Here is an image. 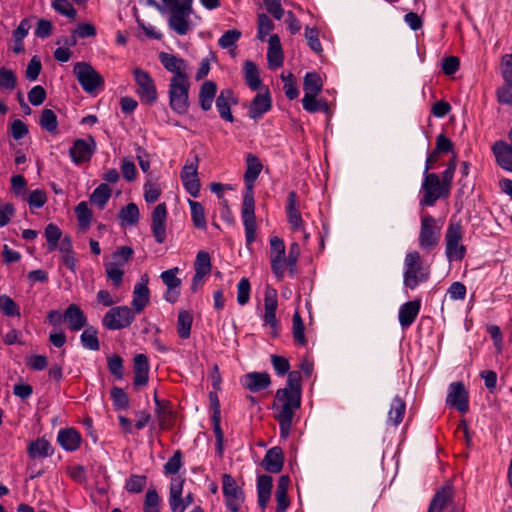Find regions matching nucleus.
<instances>
[{"instance_id":"c756f323","label":"nucleus","mask_w":512,"mask_h":512,"mask_svg":"<svg viewBox=\"0 0 512 512\" xmlns=\"http://www.w3.org/2000/svg\"><path fill=\"white\" fill-rule=\"evenodd\" d=\"M492 150L497 164L502 169L512 172V147L504 141H497Z\"/></svg>"},{"instance_id":"b1692460","label":"nucleus","mask_w":512,"mask_h":512,"mask_svg":"<svg viewBox=\"0 0 512 512\" xmlns=\"http://www.w3.org/2000/svg\"><path fill=\"white\" fill-rule=\"evenodd\" d=\"M503 85L496 90L497 101L512 106V66H502Z\"/></svg>"},{"instance_id":"8fccbe9b","label":"nucleus","mask_w":512,"mask_h":512,"mask_svg":"<svg viewBox=\"0 0 512 512\" xmlns=\"http://www.w3.org/2000/svg\"><path fill=\"white\" fill-rule=\"evenodd\" d=\"M110 395L116 410H127L129 408V397L122 388L112 387Z\"/></svg>"},{"instance_id":"3c124183","label":"nucleus","mask_w":512,"mask_h":512,"mask_svg":"<svg viewBox=\"0 0 512 512\" xmlns=\"http://www.w3.org/2000/svg\"><path fill=\"white\" fill-rule=\"evenodd\" d=\"M139 209L135 203H129L123 206L119 212V219L127 222L130 225H134L139 221Z\"/></svg>"},{"instance_id":"58836bf2","label":"nucleus","mask_w":512,"mask_h":512,"mask_svg":"<svg viewBox=\"0 0 512 512\" xmlns=\"http://www.w3.org/2000/svg\"><path fill=\"white\" fill-rule=\"evenodd\" d=\"M112 194L111 188L106 183L97 186L90 195V201L98 208L103 209L109 201Z\"/></svg>"},{"instance_id":"052dcab7","label":"nucleus","mask_w":512,"mask_h":512,"mask_svg":"<svg viewBox=\"0 0 512 512\" xmlns=\"http://www.w3.org/2000/svg\"><path fill=\"white\" fill-rule=\"evenodd\" d=\"M251 285L248 278H242L237 284V302L244 306L250 300Z\"/></svg>"},{"instance_id":"2f4dec72","label":"nucleus","mask_w":512,"mask_h":512,"mask_svg":"<svg viewBox=\"0 0 512 512\" xmlns=\"http://www.w3.org/2000/svg\"><path fill=\"white\" fill-rule=\"evenodd\" d=\"M217 92V85L213 81H205L202 83L199 91V103L204 111H208L212 108Z\"/></svg>"},{"instance_id":"4c0bfd02","label":"nucleus","mask_w":512,"mask_h":512,"mask_svg":"<svg viewBox=\"0 0 512 512\" xmlns=\"http://www.w3.org/2000/svg\"><path fill=\"white\" fill-rule=\"evenodd\" d=\"M193 316L189 311L182 310L177 317V333L181 339H188L191 334Z\"/></svg>"},{"instance_id":"f03ea898","label":"nucleus","mask_w":512,"mask_h":512,"mask_svg":"<svg viewBox=\"0 0 512 512\" xmlns=\"http://www.w3.org/2000/svg\"><path fill=\"white\" fill-rule=\"evenodd\" d=\"M173 76L169 83V105L177 114H185L189 108L190 81L181 66H165Z\"/></svg>"},{"instance_id":"dca6fc26","label":"nucleus","mask_w":512,"mask_h":512,"mask_svg":"<svg viewBox=\"0 0 512 512\" xmlns=\"http://www.w3.org/2000/svg\"><path fill=\"white\" fill-rule=\"evenodd\" d=\"M167 207L165 203H159L153 210L151 218V230L157 243L162 244L166 240Z\"/></svg>"},{"instance_id":"423d86ee","label":"nucleus","mask_w":512,"mask_h":512,"mask_svg":"<svg viewBox=\"0 0 512 512\" xmlns=\"http://www.w3.org/2000/svg\"><path fill=\"white\" fill-rule=\"evenodd\" d=\"M135 320V312L128 306L111 307L102 318V325L108 330H121Z\"/></svg>"},{"instance_id":"412c9836","label":"nucleus","mask_w":512,"mask_h":512,"mask_svg":"<svg viewBox=\"0 0 512 512\" xmlns=\"http://www.w3.org/2000/svg\"><path fill=\"white\" fill-rule=\"evenodd\" d=\"M63 320L69 330L77 332L87 324V317L80 307L76 304H70L63 313Z\"/></svg>"},{"instance_id":"9d476101","label":"nucleus","mask_w":512,"mask_h":512,"mask_svg":"<svg viewBox=\"0 0 512 512\" xmlns=\"http://www.w3.org/2000/svg\"><path fill=\"white\" fill-rule=\"evenodd\" d=\"M96 149V141L92 136H88L85 139L78 138L74 140L69 149V156L75 165H81L91 160Z\"/></svg>"},{"instance_id":"603ef678","label":"nucleus","mask_w":512,"mask_h":512,"mask_svg":"<svg viewBox=\"0 0 512 512\" xmlns=\"http://www.w3.org/2000/svg\"><path fill=\"white\" fill-rule=\"evenodd\" d=\"M213 432L216 440V452L222 457L224 451V433L221 428V415H212Z\"/></svg>"},{"instance_id":"bf43d9fd","label":"nucleus","mask_w":512,"mask_h":512,"mask_svg":"<svg viewBox=\"0 0 512 512\" xmlns=\"http://www.w3.org/2000/svg\"><path fill=\"white\" fill-rule=\"evenodd\" d=\"M52 7L57 13L70 19H74L77 15V11L68 0H53Z\"/></svg>"},{"instance_id":"39448f33","label":"nucleus","mask_w":512,"mask_h":512,"mask_svg":"<svg viewBox=\"0 0 512 512\" xmlns=\"http://www.w3.org/2000/svg\"><path fill=\"white\" fill-rule=\"evenodd\" d=\"M462 238L463 227L461 223L450 221L445 233V254L450 262L464 259L466 247L460 243Z\"/></svg>"},{"instance_id":"ea45409f","label":"nucleus","mask_w":512,"mask_h":512,"mask_svg":"<svg viewBox=\"0 0 512 512\" xmlns=\"http://www.w3.org/2000/svg\"><path fill=\"white\" fill-rule=\"evenodd\" d=\"M80 341L82 346L88 350L98 351L100 349L98 331L93 326H88L84 329L80 336Z\"/></svg>"},{"instance_id":"338daca9","label":"nucleus","mask_w":512,"mask_h":512,"mask_svg":"<svg viewBox=\"0 0 512 512\" xmlns=\"http://www.w3.org/2000/svg\"><path fill=\"white\" fill-rule=\"evenodd\" d=\"M16 86V77L12 70L6 69L5 66L0 68V88L13 90Z\"/></svg>"},{"instance_id":"864d4df0","label":"nucleus","mask_w":512,"mask_h":512,"mask_svg":"<svg viewBox=\"0 0 512 512\" xmlns=\"http://www.w3.org/2000/svg\"><path fill=\"white\" fill-rule=\"evenodd\" d=\"M121 266L122 265L117 262H110L105 265L107 277L112 281L114 287L116 288H118L123 281L124 270L121 268Z\"/></svg>"},{"instance_id":"a878e982","label":"nucleus","mask_w":512,"mask_h":512,"mask_svg":"<svg viewBox=\"0 0 512 512\" xmlns=\"http://www.w3.org/2000/svg\"><path fill=\"white\" fill-rule=\"evenodd\" d=\"M284 465V454L281 447L275 446L269 449L263 460V468L270 473H279L282 471Z\"/></svg>"},{"instance_id":"c85d7f7f","label":"nucleus","mask_w":512,"mask_h":512,"mask_svg":"<svg viewBox=\"0 0 512 512\" xmlns=\"http://www.w3.org/2000/svg\"><path fill=\"white\" fill-rule=\"evenodd\" d=\"M297 194L295 191H290L287 197V219L291 228L295 231L303 230L304 222L299 210L296 208Z\"/></svg>"},{"instance_id":"774afa93","label":"nucleus","mask_w":512,"mask_h":512,"mask_svg":"<svg viewBox=\"0 0 512 512\" xmlns=\"http://www.w3.org/2000/svg\"><path fill=\"white\" fill-rule=\"evenodd\" d=\"M47 201L46 192L43 189H35L30 192L27 202L31 208L39 209L44 206Z\"/></svg>"},{"instance_id":"9b49d317","label":"nucleus","mask_w":512,"mask_h":512,"mask_svg":"<svg viewBox=\"0 0 512 512\" xmlns=\"http://www.w3.org/2000/svg\"><path fill=\"white\" fill-rule=\"evenodd\" d=\"M133 74L138 85L137 92L141 101L148 105L155 103L157 100V90L149 73L140 68H135Z\"/></svg>"},{"instance_id":"e433bc0d","label":"nucleus","mask_w":512,"mask_h":512,"mask_svg":"<svg viewBox=\"0 0 512 512\" xmlns=\"http://www.w3.org/2000/svg\"><path fill=\"white\" fill-rule=\"evenodd\" d=\"M292 336L294 343L298 346H306L305 327L299 311H295L292 317Z\"/></svg>"},{"instance_id":"a19ab883","label":"nucleus","mask_w":512,"mask_h":512,"mask_svg":"<svg viewBox=\"0 0 512 512\" xmlns=\"http://www.w3.org/2000/svg\"><path fill=\"white\" fill-rule=\"evenodd\" d=\"M323 81L316 72H308L304 77L303 89L304 95L319 94L322 91Z\"/></svg>"},{"instance_id":"680f3d73","label":"nucleus","mask_w":512,"mask_h":512,"mask_svg":"<svg viewBox=\"0 0 512 512\" xmlns=\"http://www.w3.org/2000/svg\"><path fill=\"white\" fill-rule=\"evenodd\" d=\"M107 367L109 372L117 379H123V359L119 355H112L107 360Z\"/></svg>"},{"instance_id":"7ed1b4c3","label":"nucleus","mask_w":512,"mask_h":512,"mask_svg":"<svg viewBox=\"0 0 512 512\" xmlns=\"http://www.w3.org/2000/svg\"><path fill=\"white\" fill-rule=\"evenodd\" d=\"M430 277V268L424 267L421 255L413 250L406 254L404 259V286L414 290L420 283L426 282Z\"/></svg>"},{"instance_id":"2eb2a0df","label":"nucleus","mask_w":512,"mask_h":512,"mask_svg":"<svg viewBox=\"0 0 512 512\" xmlns=\"http://www.w3.org/2000/svg\"><path fill=\"white\" fill-rule=\"evenodd\" d=\"M170 16L168 18L169 27L179 35H185L190 29L189 16L192 8H187L186 5H178L168 10Z\"/></svg>"},{"instance_id":"79ce46f5","label":"nucleus","mask_w":512,"mask_h":512,"mask_svg":"<svg viewBox=\"0 0 512 512\" xmlns=\"http://www.w3.org/2000/svg\"><path fill=\"white\" fill-rule=\"evenodd\" d=\"M267 59L269 64H282L283 53L280 39L277 35H271L269 38Z\"/></svg>"},{"instance_id":"13d9d810","label":"nucleus","mask_w":512,"mask_h":512,"mask_svg":"<svg viewBox=\"0 0 512 512\" xmlns=\"http://www.w3.org/2000/svg\"><path fill=\"white\" fill-rule=\"evenodd\" d=\"M147 484V477L145 475L133 474L126 481L125 489L129 493H141Z\"/></svg>"},{"instance_id":"bb28decb","label":"nucleus","mask_w":512,"mask_h":512,"mask_svg":"<svg viewBox=\"0 0 512 512\" xmlns=\"http://www.w3.org/2000/svg\"><path fill=\"white\" fill-rule=\"evenodd\" d=\"M271 106L272 100L268 90L265 93H257L250 104L248 115L251 119H258L268 112Z\"/></svg>"},{"instance_id":"5fc2aeb1","label":"nucleus","mask_w":512,"mask_h":512,"mask_svg":"<svg viewBox=\"0 0 512 512\" xmlns=\"http://www.w3.org/2000/svg\"><path fill=\"white\" fill-rule=\"evenodd\" d=\"M0 310L5 316L20 317V309L15 301L8 295H0Z\"/></svg>"},{"instance_id":"aec40b11","label":"nucleus","mask_w":512,"mask_h":512,"mask_svg":"<svg viewBox=\"0 0 512 512\" xmlns=\"http://www.w3.org/2000/svg\"><path fill=\"white\" fill-rule=\"evenodd\" d=\"M150 300V291L148 288V276L143 275L141 277V281L136 283L133 289V299L131 308L135 314L141 313L144 308L147 306Z\"/></svg>"},{"instance_id":"20e7f679","label":"nucleus","mask_w":512,"mask_h":512,"mask_svg":"<svg viewBox=\"0 0 512 512\" xmlns=\"http://www.w3.org/2000/svg\"><path fill=\"white\" fill-rule=\"evenodd\" d=\"M441 230L442 225L432 215L422 214L418 236L419 248L427 253L434 250L439 245Z\"/></svg>"},{"instance_id":"37998d69","label":"nucleus","mask_w":512,"mask_h":512,"mask_svg":"<svg viewBox=\"0 0 512 512\" xmlns=\"http://www.w3.org/2000/svg\"><path fill=\"white\" fill-rule=\"evenodd\" d=\"M39 125L43 130L51 134H56L58 131V119L55 112L51 109L44 108L39 119Z\"/></svg>"},{"instance_id":"6e6d98bb","label":"nucleus","mask_w":512,"mask_h":512,"mask_svg":"<svg viewBox=\"0 0 512 512\" xmlns=\"http://www.w3.org/2000/svg\"><path fill=\"white\" fill-rule=\"evenodd\" d=\"M183 465L181 450L174 451L173 455L164 464L163 470L165 475H175L179 472Z\"/></svg>"},{"instance_id":"6ab92c4d","label":"nucleus","mask_w":512,"mask_h":512,"mask_svg":"<svg viewBox=\"0 0 512 512\" xmlns=\"http://www.w3.org/2000/svg\"><path fill=\"white\" fill-rule=\"evenodd\" d=\"M242 386L252 393H258L271 384L270 375L267 372H250L241 379Z\"/></svg>"},{"instance_id":"e2e57ef3","label":"nucleus","mask_w":512,"mask_h":512,"mask_svg":"<svg viewBox=\"0 0 512 512\" xmlns=\"http://www.w3.org/2000/svg\"><path fill=\"white\" fill-rule=\"evenodd\" d=\"M282 79L284 81L283 91L285 93V96L289 100L296 99L299 95V90L296 86L294 76L291 73H289L288 75L282 74Z\"/></svg>"},{"instance_id":"72a5a7b5","label":"nucleus","mask_w":512,"mask_h":512,"mask_svg":"<svg viewBox=\"0 0 512 512\" xmlns=\"http://www.w3.org/2000/svg\"><path fill=\"white\" fill-rule=\"evenodd\" d=\"M30 27V21L28 19H23L18 25V27L13 31V44L11 46V49L14 53L19 54L24 51L23 40L28 35Z\"/></svg>"},{"instance_id":"69168bd1","label":"nucleus","mask_w":512,"mask_h":512,"mask_svg":"<svg viewBox=\"0 0 512 512\" xmlns=\"http://www.w3.org/2000/svg\"><path fill=\"white\" fill-rule=\"evenodd\" d=\"M301 378V373L299 371L289 372L286 387H284L283 389L291 391L298 395H302Z\"/></svg>"},{"instance_id":"c03bdc74","label":"nucleus","mask_w":512,"mask_h":512,"mask_svg":"<svg viewBox=\"0 0 512 512\" xmlns=\"http://www.w3.org/2000/svg\"><path fill=\"white\" fill-rule=\"evenodd\" d=\"M189 206L191 210V219L193 225L200 230H206L207 222L205 212L202 204L197 201L189 200Z\"/></svg>"},{"instance_id":"f257e3e1","label":"nucleus","mask_w":512,"mask_h":512,"mask_svg":"<svg viewBox=\"0 0 512 512\" xmlns=\"http://www.w3.org/2000/svg\"><path fill=\"white\" fill-rule=\"evenodd\" d=\"M262 168L263 165L256 155L252 153H248L246 155V170L244 173L246 192L243 197L241 217L245 228L247 245H251L256 239V217L253 188Z\"/></svg>"},{"instance_id":"a211bd4d","label":"nucleus","mask_w":512,"mask_h":512,"mask_svg":"<svg viewBox=\"0 0 512 512\" xmlns=\"http://www.w3.org/2000/svg\"><path fill=\"white\" fill-rule=\"evenodd\" d=\"M185 479L177 476L173 477L169 487L168 503L172 512H184V498L182 497Z\"/></svg>"},{"instance_id":"6e6552de","label":"nucleus","mask_w":512,"mask_h":512,"mask_svg":"<svg viewBox=\"0 0 512 512\" xmlns=\"http://www.w3.org/2000/svg\"><path fill=\"white\" fill-rule=\"evenodd\" d=\"M422 189L424 195L420 200V205L423 207L433 206L438 199L447 198L449 196V193L445 192L440 178L436 173L424 174Z\"/></svg>"},{"instance_id":"4d7b16f0","label":"nucleus","mask_w":512,"mask_h":512,"mask_svg":"<svg viewBox=\"0 0 512 512\" xmlns=\"http://www.w3.org/2000/svg\"><path fill=\"white\" fill-rule=\"evenodd\" d=\"M181 181L185 190L194 198L199 196L201 184L198 177V174H193L190 176L181 175Z\"/></svg>"},{"instance_id":"7c9ffc66","label":"nucleus","mask_w":512,"mask_h":512,"mask_svg":"<svg viewBox=\"0 0 512 512\" xmlns=\"http://www.w3.org/2000/svg\"><path fill=\"white\" fill-rule=\"evenodd\" d=\"M133 372L135 386H145L148 383L149 360L145 354L135 355Z\"/></svg>"},{"instance_id":"0eeeda50","label":"nucleus","mask_w":512,"mask_h":512,"mask_svg":"<svg viewBox=\"0 0 512 512\" xmlns=\"http://www.w3.org/2000/svg\"><path fill=\"white\" fill-rule=\"evenodd\" d=\"M300 406L301 395L282 388L276 391L273 404L274 409L277 411L275 416L294 418L295 411L299 409Z\"/></svg>"},{"instance_id":"49530a36","label":"nucleus","mask_w":512,"mask_h":512,"mask_svg":"<svg viewBox=\"0 0 512 512\" xmlns=\"http://www.w3.org/2000/svg\"><path fill=\"white\" fill-rule=\"evenodd\" d=\"M211 268L212 265L209 253L204 250L199 251L194 262L195 273L206 276L211 272Z\"/></svg>"},{"instance_id":"5701e85b","label":"nucleus","mask_w":512,"mask_h":512,"mask_svg":"<svg viewBox=\"0 0 512 512\" xmlns=\"http://www.w3.org/2000/svg\"><path fill=\"white\" fill-rule=\"evenodd\" d=\"M453 498L454 490L452 485H444L434 494L429 504L428 512H442L453 501Z\"/></svg>"},{"instance_id":"473e14b6","label":"nucleus","mask_w":512,"mask_h":512,"mask_svg":"<svg viewBox=\"0 0 512 512\" xmlns=\"http://www.w3.org/2000/svg\"><path fill=\"white\" fill-rule=\"evenodd\" d=\"M28 454L31 458H46L53 454L54 449L49 441L44 438H39L30 442L28 446Z\"/></svg>"},{"instance_id":"4be33fe9","label":"nucleus","mask_w":512,"mask_h":512,"mask_svg":"<svg viewBox=\"0 0 512 512\" xmlns=\"http://www.w3.org/2000/svg\"><path fill=\"white\" fill-rule=\"evenodd\" d=\"M421 308V300L415 299L402 304L399 308V323L403 329L410 327L416 320Z\"/></svg>"},{"instance_id":"ddd939ff","label":"nucleus","mask_w":512,"mask_h":512,"mask_svg":"<svg viewBox=\"0 0 512 512\" xmlns=\"http://www.w3.org/2000/svg\"><path fill=\"white\" fill-rule=\"evenodd\" d=\"M278 307L277 291L267 286L264 293V315L263 321L272 329V335L276 337L279 332V321L276 317Z\"/></svg>"},{"instance_id":"c9c22d12","label":"nucleus","mask_w":512,"mask_h":512,"mask_svg":"<svg viewBox=\"0 0 512 512\" xmlns=\"http://www.w3.org/2000/svg\"><path fill=\"white\" fill-rule=\"evenodd\" d=\"M318 94L304 95L302 99L303 109L309 113L329 111V104L325 99H317Z\"/></svg>"},{"instance_id":"393cba45","label":"nucleus","mask_w":512,"mask_h":512,"mask_svg":"<svg viewBox=\"0 0 512 512\" xmlns=\"http://www.w3.org/2000/svg\"><path fill=\"white\" fill-rule=\"evenodd\" d=\"M57 442L66 451H76L82 442L81 434L74 428L60 429L57 435Z\"/></svg>"},{"instance_id":"09e8293b","label":"nucleus","mask_w":512,"mask_h":512,"mask_svg":"<svg viewBox=\"0 0 512 512\" xmlns=\"http://www.w3.org/2000/svg\"><path fill=\"white\" fill-rule=\"evenodd\" d=\"M44 234L47 241L48 250L52 252L57 249L58 242L62 236L60 228L57 225L50 223L46 226Z\"/></svg>"},{"instance_id":"f8f14e48","label":"nucleus","mask_w":512,"mask_h":512,"mask_svg":"<svg viewBox=\"0 0 512 512\" xmlns=\"http://www.w3.org/2000/svg\"><path fill=\"white\" fill-rule=\"evenodd\" d=\"M80 86L87 93H94L104 85V78L93 69V66H74L73 70Z\"/></svg>"},{"instance_id":"cd10ccee","label":"nucleus","mask_w":512,"mask_h":512,"mask_svg":"<svg viewBox=\"0 0 512 512\" xmlns=\"http://www.w3.org/2000/svg\"><path fill=\"white\" fill-rule=\"evenodd\" d=\"M237 101L233 97V92L230 89L221 90L220 94L216 99V108L219 112V116L228 122H233L234 117L231 113V104H236Z\"/></svg>"},{"instance_id":"4468645a","label":"nucleus","mask_w":512,"mask_h":512,"mask_svg":"<svg viewBox=\"0 0 512 512\" xmlns=\"http://www.w3.org/2000/svg\"><path fill=\"white\" fill-rule=\"evenodd\" d=\"M446 404L454 407L461 413H466L469 409V395L463 382H453L448 387Z\"/></svg>"},{"instance_id":"0e129e2a","label":"nucleus","mask_w":512,"mask_h":512,"mask_svg":"<svg viewBox=\"0 0 512 512\" xmlns=\"http://www.w3.org/2000/svg\"><path fill=\"white\" fill-rule=\"evenodd\" d=\"M271 364L276 374L279 376H284L290 372L289 360L284 356L271 355Z\"/></svg>"},{"instance_id":"1a4fd4ad","label":"nucleus","mask_w":512,"mask_h":512,"mask_svg":"<svg viewBox=\"0 0 512 512\" xmlns=\"http://www.w3.org/2000/svg\"><path fill=\"white\" fill-rule=\"evenodd\" d=\"M223 495L227 508L231 512H239L244 502L245 495L235 479L230 474L222 476Z\"/></svg>"},{"instance_id":"f3484780","label":"nucleus","mask_w":512,"mask_h":512,"mask_svg":"<svg viewBox=\"0 0 512 512\" xmlns=\"http://www.w3.org/2000/svg\"><path fill=\"white\" fill-rule=\"evenodd\" d=\"M177 272L178 268L174 267L172 269L163 271L160 275L163 283L167 287L164 298L167 302L170 303H175L180 295L181 280L176 276Z\"/></svg>"},{"instance_id":"de8ad7c7","label":"nucleus","mask_w":512,"mask_h":512,"mask_svg":"<svg viewBox=\"0 0 512 512\" xmlns=\"http://www.w3.org/2000/svg\"><path fill=\"white\" fill-rule=\"evenodd\" d=\"M244 78L247 86L251 90L257 91L260 89L262 80L257 66H245Z\"/></svg>"},{"instance_id":"f704fd0d","label":"nucleus","mask_w":512,"mask_h":512,"mask_svg":"<svg viewBox=\"0 0 512 512\" xmlns=\"http://www.w3.org/2000/svg\"><path fill=\"white\" fill-rule=\"evenodd\" d=\"M406 404L399 396H395L391 402L387 422L397 427L403 420Z\"/></svg>"},{"instance_id":"a18cd8bd","label":"nucleus","mask_w":512,"mask_h":512,"mask_svg":"<svg viewBox=\"0 0 512 512\" xmlns=\"http://www.w3.org/2000/svg\"><path fill=\"white\" fill-rule=\"evenodd\" d=\"M75 213L77 216L78 224L80 229L86 230L90 226L92 220V211L89 208L86 201H81L75 207Z\"/></svg>"}]
</instances>
